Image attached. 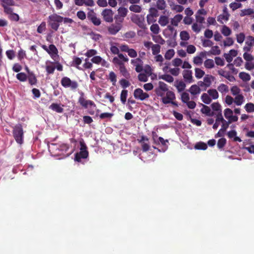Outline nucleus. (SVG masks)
Listing matches in <instances>:
<instances>
[{"label": "nucleus", "mask_w": 254, "mask_h": 254, "mask_svg": "<svg viewBox=\"0 0 254 254\" xmlns=\"http://www.w3.org/2000/svg\"><path fill=\"white\" fill-rule=\"evenodd\" d=\"M47 22L52 30L57 31L62 23L61 16L57 13H53L48 16Z\"/></svg>", "instance_id": "nucleus-1"}, {"label": "nucleus", "mask_w": 254, "mask_h": 254, "mask_svg": "<svg viewBox=\"0 0 254 254\" xmlns=\"http://www.w3.org/2000/svg\"><path fill=\"white\" fill-rule=\"evenodd\" d=\"M13 137L16 142L19 144H22L23 143L24 131L22 126L20 124L16 125L12 130Z\"/></svg>", "instance_id": "nucleus-2"}, {"label": "nucleus", "mask_w": 254, "mask_h": 254, "mask_svg": "<svg viewBox=\"0 0 254 254\" xmlns=\"http://www.w3.org/2000/svg\"><path fill=\"white\" fill-rule=\"evenodd\" d=\"M62 85L65 88H70L72 90L77 88L78 84L77 81L71 80L69 77L64 76L61 79Z\"/></svg>", "instance_id": "nucleus-3"}, {"label": "nucleus", "mask_w": 254, "mask_h": 254, "mask_svg": "<svg viewBox=\"0 0 254 254\" xmlns=\"http://www.w3.org/2000/svg\"><path fill=\"white\" fill-rule=\"evenodd\" d=\"M87 17L88 20L91 22L94 25L99 26L101 24L100 18H98L95 12L92 9L88 8Z\"/></svg>", "instance_id": "nucleus-4"}, {"label": "nucleus", "mask_w": 254, "mask_h": 254, "mask_svg": "<svg viewBox=\"0 0 254 254\" xmlns=\"http://www.w3.org/2000/svg\"><path fill=\"white\" fill-rule=\"evenodd\" d=\"M128 59L126 55L123 54H119V56L115 57L112 60L113 63L115 65H119V67L125 65L124 62H127Z\"/></svg>", "instance_id": "nucleus-5"}, {"label": "nucleus", "mask_w": 254, "mask_h": 254, "mask_svg": "<svg viewBox=\"0 0 254 254\" xmlns=\"http://www.w3.org/2000/svg\"><path fill=\"white\" fill-rule=\"evenodd\" d=\"M158 84V87L155 89V92L158 96L161 97L162 98L168 90V85L162 81H159Z\"/></svg>", "instance_id": "nucleus-6"}, {"label": "nucleus", "mask_w": 254, "mask_h": 254, "mask_svg": "<svg viewBox=\"0 0 254 254\" xmlns=\"http://www.w3.org/2000/svg\"><path fill=\"white\" fill-rule=\"evenodd\" d=\"M78 102L85 109H87L89 105L94 107H96V104L93 101L90 100H86L84 98V94L83 92L80 93V96L78 98Z\"/></svg>", "instance_id": "nucleus-7"}, {"label": "nucleus", "mask_w": 254, "mask_h": 254, "mask_svg": "<svg viewBox=\"0 0 254 254\" xmlns=\"http://www.w3.org/2000/svg\"><path fill=\"white\" fill-rule=\"evenodd\" d=\"M134 97L136 99L143 101L149 97V95L147 93L143 92L141 88L135 89L133 92Z\"/></svg>", "instance_id": "nucleus-8"}, {"label": "nucleus", "mask_w": 254, "mask_h": 254, "mask_svg": "<svg viewBox=\"0 0 254 254\" xmlns=\"http://www.w3.org/2000/svg\"><path fill=\"white\" fill-rule=\"evenodd\" d=\"M1 5L3 8L4 12H10L11 10V6L15 5V2L13 0H0Z\"/></svg>", "instance_id": "nucleus-9"}, {"label": "nucleus", "mask_w": 254, "mask_h": 254, "mask_svg": "<svg viewBox=\"0 0 254 254\" xmlns=\"http://www.w3.org/2000/svg\"><path fill=\"white\" fill-rule=\"evenodd\" d=\"M166 94V96L162 98V102L164 104H169L172 100H174L176 98L175 93L173 91L169 90L168 89Z\"/></svg>", "instance_id": "nucleus-10"}, {"label": "nucleus", "mask_w": 254, "mask_h": 254, "mask_svg": "<svg viewBox=\"0 0 254 254\" xmlns=\"http://www.w3.org/2000/svg\"><path fill=\"white\" fill-rule=\"evenodd\" d=\"M47 53L54 61H56L59 58L58 50L54 44L49 45Z\"/></svg>", "instance_id": "nucleus-11"}, {"label": "nucleus", "mask_w": 254, "mask_h": 254, "mask_svg": "<svg viewBox=\"0 0 254 254\" xmlns=\"http://www.w3.org/2000/svg\"><path fill=\"white\" fill-rule=\"evenodd\" d=\"M113 12L111 9H105L102 12L104 20L107 22H112L113 20Z\"/></svg>", "instance_id": "nucleus-12"}, {"label": "nucleus", "mask_w": 254, "mask_h": 254, "mask_svg": "<svg viewBox=\"0 0 254 254\" xmlns=\"http://www.w3.org/2000/svg\"><path fill=\"white\" fill-rule=\"evenodd\" d=\"M122 25L119 23H114L111 24L108 28L109 33L111 35H116L122 28Z\"/></svg>", "instance_id": "nucleus-13"}, {"label": "nucleus", "mask_w": 254, "mask_h": 254, "mask_svg": "<svg viewBox=\"0 0 254 254\" xmlns=\"http://www.w3.org/2000/svg\"><path fill=\"white\" fill-rule=\"evenodd\" d=\"M89 153L87 150H80L79 152L76 153L75 155V160L77 162H80L81 159H86L88 157Z\"/></svg>", "instance_id": "nucleus-14"}, {"label": "nucleus", "mask_w": 254, "mask_h": 254, "mask_svg": "<svg viewBox=\"0 0 254 254\" xmlns=\"http://www.w3.org/2000/svg\"><path fill=\"white\" fill-rule=\"evenodd\" d=\"M183 77L186 82L191 83L192 82V71L190 70H185L183 71Z\"/></svg>", "instance_id": "nucleus-15"}, {"label": "nucleus", "mask_w": 254, "mask_h": 254, "mask_svg": "<svg viewBox=\"0 0 254 254\" xmlns=\"http://www.w3.org/2000/svg\"><path fill=\"white\" fill-rule=\"evenodd\" d=\"M189 91L193 95L199 94L201 92L200 87L196 84L192 85L190 88Z\"/></svg>", "instance_id": "nucleus-16"}, {"label": "nucleus", "mask_w": 254, "mask_h": 254, "mask_svg": "<svg viewBox=\"0 0 254 254\" xmlns=\"http://www.w3.org/2000/svg\"><path fill=\"white\" fill-rule=\"evenodd\" d=\"M229 14L226 11V8H225L223 9V13L221 14H220L217 17L218 21L220 22L221 23H223V20H228L229 19Z\"/></svg>", "instance_id": "nucleus-17"}, {"label": "nucleus", "mask_w": 254, "mask_h": 254, "mask_svg": "<svg viewBox=\"0 0 254 254\" xmlns=\"http://www.w3.org/2000/svg\"><path fill=\"white\" fill-rule=\"evenodd\" d=\"M13 8H11V10L9 12H4L5 14L8 15V17L10 20L14 21H18L19 19V16L17 14L14 13L13 12Z\"/></svg>", "instance_id": "nucleus-18"}, {"label": "nucleus", "mask_w": 254, "mask_h": 254, "mask_svg": "<svg viewBox=\"0 0 254 254\" xmlns=\"http://www.w3.org/2000/svg\"><path fill=\"white\" fill-rule=\"evenodd\" d=\"M49 109L54 111L58 113H62L64 112V109L57 103H52L50 106Z\"/></svg>", "instance_id": "nucleus-19"}, {"label": "nucleus", "mask_w": 254, "mask_h": 254, "mask_svg": "<svg viewBox=\"0 0 254 254\" xmlns=\"http://www.w3.org/2000/svg\"><path fill=\"white\" fill-rule=\"evenodd\" d=\"M27 79L31 85H35L37 83V79L35 74L33 72H30L27 75Z\"/></svg>", "instance_id": "nucleus-20"}, {"label": "nucleus", "mask_w": 254, "mask_h": 254, "mask_svg": "<svg viewBox=\"0 0 254 254\" xmlns=\"http://www.w3.org/2000/svg\"><path fill=\"white\" fill-rule=\"evenodd\" d=\"M202 106V108L201 109V112L203 114H205L209 116H212L214 115V113L211 112L210 108L206 105L202 104H201Z\"/></svg>", "instance_id": "nucleus-21"}, {"label": "nucleus", "mask_w": 254, "mask_h": 254, "mask_svg": "<svg viewBox=\"0 0 254 254\" xmlns=\"http://www.w3.org/2000/svg\"><path fill=\"white\" fill-rule=\"evenodd\" d=\"M119 70L121 74L125 78L128 79L130 78V74L127 69L125 65L119 67Z\"/></svg>", "instance_id": "nucleus-22"}, {"label": "nucleus", "mask_w": 254, "mask_h": 254, "mask_svg": "<svg viewBox=\"0 0 254 254\" xmlns=\"http://www.w3.org/2000/svg\"><path fill=\"white\" fill-rule=\"evenodd\" d=\"M182 19L183 15L182 14H177L172 20V24L174 26H177L178 25V23L182 20Z\"/></svg>", "instance_id": "nucleus-23"}, {"label": "nucleus", "mask_w": 254, "mask_h": 254, "mask_svg": "<svg viewBox=\"0 0 254 254\" xmlns=\"http://www.w3.org/2000/svg\"><path fill=\"white\" fill-rule=\"evenodd\" d=\"M253 14H254V10L250 8L241 10L240 15L243 17L246 15H252Z\"/></svg>", "instance_id": "nucleus-24"}, {"label": "nucleus", "mask_w": 254, "mask_h": 254, "mask_svg": "<svg viewBox=\"0 0 254 254\" xmlns=\"http://www.w3.org/2000/svg\"><path fill=\"white\" fill-rule=\"evenodd\" d=\"M207 93L209 97H211L214 100L217 99L219 97V94L217 91L215 89H209Z\"/></svg>", "instance_id": "nucleus-25"}, {"label": "nucleus", "mask_w": 254, "mask_h": 254, "mask_svg": "<svg viewBox=\"0 0 254 254\" xmlns=\"http://www.w3.org/2000/svg\"><path fill=\"white\" fill-rule=\"evenodd\" d=\"M128 94V91L126 89H124L122 91L120 95V99L123 104H125L127 101V98Z\"/></svg>", "instance_id": "nucleus-26"}, {"label": "nucleus", "mask_w": 254, "mask_h": 254, "mask_svg": "<svg viewBox=\"0 0 254 254\" xmlns=\"http://www.w3.org/2000/svg\"><path fill=\"white\" fill-rule=\"evenodd\" d=\"M158 23L162 26H165L169 23V18L166 16L161 15L159 19Z\"/></svg>", "instance_id": "nucleus-27"}, {"label": "nucleus", "mask_w": 254, "mask_h": 254, "mask_svg": "<svg viewBox=\"0 0 254 254\" xmlns=\"http://www.w3.org/2000/svg\"><path fill=\"white\" fill-rule=\"evenodd\" d=\"M201 99L202 101L206 104H209L212 101V99L209 96L205 93L201 95Z\"/></svg>", "instance_id": "nucleus-28"}, {"label": "nucleus", "mask_w": 254, "mask_h": 254, "mask_svg": "<svg viewBox=\"0 0 254 254\" xmlns=\"http://www.w3.org/2000/svg\"><path fill=\"white\" fill-rule=\"evenodd\" d=\"M194 148L197 150H206L207 148V144L203 142H198L195 144Z\"/></svg>", "instance_id": "nucleus-29"}, {"label": "nucleus", "mask_w": 254, "mask_h": 254, "mask_svg": "<svg viewBox=\"0 0 254 254\" xmlns=\"http://www.w3.org/2000/svg\"><path fill=\"white\" fill-rule=\"evenodd\" d=\"M239 77L244 81H248L251 79L250 75L245 72H241L239 73Z\"/></svg>", "instance_id": "nucleus-30"}, {"label": "nucleus", "mask_w": 254, "mask_h": 254, "mask_svg": "<svg viewBox=\"0 0 254 254\" xmlns=\"http://www.w3.org/2000/svg\"><path fill=\"white\" fill-rule=\"evenodd\" d=\"M152 39L155 43L161 45H164L165 43V40L160 35L153 36Z\"/></svg>", "instance_id": "nucleus-31"}, {"label": "nucleus", "mask_w": 254, "mask_h": 254, "mask_svg": "<svg viewBox=\"0 0 254 254\" xmlns=\"http://www.w3.org/2000/svg\"><path fill=\"white\" fill-rule=\"evenodd\" d=\"M204 65L206 68H212L214 66V63L212 59H207L204 63Z\"/></svg>", "instance_id": "nucleus-32"}, {"label": "nucleus", "mask_w": 254, "mask_h": 254, "mask_svg": "<svg viewBox=\"0 0 254 254\" xmlns=\"http://www.w3.org/2000/svg\"><path fill=\"white\" fill-rule=\"evenodd\" d=\"M244 96L241 94H239L235 97L234 101L237 105L240 106L242 104Z\"/></svg>", "instance_id": "nucleus-33"}, {"label": "nucleus", "mask_w": 254, "mask_h": 254, "mask_svg": "<svg viewBox=\"0 0 254 254\" xmlns=\"http://www.w3.org/2000/svg\"><path fill=\"white\" fill-rule=\"evenodd\" d=\"M161 46L159 44H153L151 50L153 55H157L160 52Z\"/></svg>", "instance_id": "nucleus-34"}, {"label": "nucleus", "mask_w": 254, "mask_h": 254, "mask_svg": "<svg viewBox=\"0 0 254 254\" xmlns=\"http://www.w3.org/2000/svg\"><path fill=\"white\" fill-rule=\"evenodd\" d=\"M209 53L213 55H219L221 53V51L218 46H212Z\"/></svg>", "instance_id": "nucleus-35"}, {"label": "nucleus", "mask_w": 254, "mask_h": 254, "mask_svg": "<svg viewBox=\"0 0 254 254\" xmlns=\"http://www.w3.org/2000/svg\"><path fill=\"white\" fill-rule=\"evenodd\" d=\"M212 110L214 111H216L218 113H222L221 106L218 102H215L211 105Z\"/></svg>", "instance_id": "nucleus-36"}, {"label": "nucleus", "mask_w": 254, "mask_h": 254, "mask_svg": "<svg viewBox=\"0 0 254 254\" xmlns=\"http://www.w3.org/2000/svg\"><path fill=\"white\" fill-rule=\"evenodd\" d=\"M17 79L21 82H25L27 79V75L24 72H20L16 74Z\"/></svg>", "instance_id": "nucleus-37"}, {"label": "nucleus", "mask_w": 254, "mask_h": 254, "mask_svg": "<svg viewBox=\"0 0 254 254\" xmlns=\"http://www.w3.org/2000/svg\"><path fill=\"white\" fill-rule=\"evenodd\" d=\"M176 87L179 92L184 91L186 87V85L183 81H179L176 85Z\"/></svg>", "instance_id": "nucleus-38"}, {"label": "nucleus", "mask_w": 254, "mask_h": 254, "mask_svg": "<svg viewBox=\"0 0 254 254\" xmlns=\"http://www.w3.org/2000/svg\"><path fill=\"white\" fill-rule=\"evenodd\" d=\"M218 90L223 93H227L229 91L228 86L223 83H222L218 86L217 88Z\"/></svg>", "instance_id": "nucleus-39"}, {"label": "nucleus", "mask_w": 254, "mask_h": 254, "mask_svg": "<svg viewBox=\"0 0 254 254\" xmlns=\"http://www.w3.org/2000/svg\"><path fill=\"white\" fill-rule=\"evenodd\" d=\"M245 109L248 113H253L254 112V104L248 103L245 106Z\"/></svg>", "instance_id": "nucleus-40"}, {"label": "nucleus", "mask_w": 254, "mask_h": 254, "mask_svg": "<svg viewBox=\"0 0 254 254\" xmlns=\"http://www.w3.org/2000/svg\"><path fill=\"white\" fill-rule=\"evenodd\" d=\"M221 32L225 36H228L231 34V29L226 25L223 26Z\"/></svg>", "instance_id": "nucleus-41"}, {"label": "nucleus", "mask_w": 254, "mask_h": 254, "mask_svg": "<svg viewBox=\"0 0 254 254\" xmlns=\"http://www.w3.org/2000/svg\"><path fill=\"white\" fill-rule=\"evenodd\" d=\"M157 7L160 10H163L166 7V2L164 0H158L156 3Z\"/></svg>", "instance_id": "nucleus-42"}, {"label": "nucleus", "mask_w": 254, "mask_h": 254, "mask_svg": "<svg viewBox=\"0 0 254 254\" xmlns=\"http://www.w3.org/2000/svg\"><path fill=\"white\" fill-rule=\"evenodd\" d=\"M109 79L112 82L113 85H115L117 82V76L113 71H111L109 74Z\"/></svg>", "instance_id": "nucleus-43"}, {"label": "nucleus", "mask_w": 254, "mask_h": 254, "mask_svg": "<svg viewBox=\"0 0 254 254\" xmlns=\"http://www.w3.org/2000/svg\"><path fill=\"white\" fill-rule=\"evenodd\" d=\"M175 55V51L173 49H170L167 51L165 54V58L167 60L171 59Z\"/></svg>", "instance_id": "nucleus-44"}, {"label": "nucleus", "mask_w": 254, "mask_h": 254, "mask_svg": "<svg viewBox=\"0 0 254 254\" xmlns=\"http://www.w3.org/2000/svg\"><path fill=\"white\" fill-rule=\"evenodd\" d=\"M205 74L204 71L199 68H195V76L197 79L201 78Z\"/></svg>", "instance_id": "nucleus-45"}, {"label": "nucleus", "mask_w": 254, "mask_h": 254, "mask_svg": "<svg viewBox=\"0 0 254 254\" xmlns=\"http://www.w3.org/2000/svg\"><path fill=\"white\" fill-rule=\"evenodd\" d=\"M180 36L181 40L183 41H187L190 38L189 33L186 31H181Z\"/></svg>", "instance_id": "nucleus-46"}, {"label": "nucleus", "mask_w": 254, "mask_h": 254, "mask_svg": "<svg viewBox=\"0 0 254 254\" xmlns=\"http://www.w3.org/2000/svg\"><path fill=\"white\" fill-rule=\"evenodd\" d=\"M159 78L164 80L165 81L169 83H172L174 81V78L169 74L162 75L161 76H160Z\"/></svg>", "instance_id": "nucleus-47"}, {"label": "nucleus", "mask_w": 254, "mask_h": 254, "mask_svg": "<svg viewBox=\"0 0 254 254\" xmlns=\"http://www.w3.org/2000/svg\"><path fill=\"white\" fill-rule=\"evenodd\" d=\"M150 29L151 31L155 34H158L160 31V28L157 24H153Z\"/></svg>", "instance_id": "nucleus-48"}, {"label": "nucleus", "mask_w": 254, "mask_h": 254, "mask_svg": "<svg viewBox=\"0 0 254 254\" xmlns=\"http://www.w3.org/2000/svg\"><path fill=\"white\" fill-rule=\"evenodd\" d=\"M129 9L130 11L134 12H140L141 10V7L139 5L136 4L131 5Z\"/></svg>", "instance_id": "nucleus-49"}, {"label": "nucleus", "mask_w": 254, "mask_h": 254, "mask_svg": "<svg viewBox=\"0 0 254 254\" xmlns=\"http://www.w3.org/2000/svg\"><path fill=\"white\" fill-rule=\"evenodd\" d=\"M226 144V139L222 137L220 138L217 142V146L219 149H222Z\"/></svg>", "instance_id": "nucleus-50"}, {"label": "nucleus", "mask_w": 254, "mask_h": 254, "mask_svg": "<svg viewBox=\"0 0 254 254\" xmlns=\"http://www.w3.org/2000/svg\"><path fill=\"white\" fill-rule=\"evenodd\" d=\"M46 28V22L43 21L40 25L38 27L37 31L38 33L41 34L42 33Z\"/></svg>", "instance_id": "nucleus-51"}, {"label": "nucleus", "mask_w": 254, "mask_h": 254, "mask_svg": "<svg viewBox=\"0 0 254 254\" xmlns=\"http://www.w3.org/2000/svg\"><path fill=\"white\" fill-rule=\"evenodd\" d=\"M118 11L119 14V15H120L121 17H125L127 15V12L128 11L126 8L122 7H120Z\"/></svg>", "instance_id": "nucleus-52"}, {"label": "nucleus", "mask_w": 254, "mask_h": 254, "mask_svg": "<svg viewBox=\"0 0 254 254\" xmlns=\"http://www.w3.org/2000/svg\"><path fill=\"white\" fill-rule=\"evenodd\" d=\"M181 100L184 103H186L189 101L190 100V96L189 93L186 92H183L181 94Z\"/></svg>", "instance_id": "nucleus-53"}, {"label": "nucleus", "mask_w": 254, "mask_h": 254, "mask_svg": "<svg viewBox=\"0 0 254 254\" xmlns=\"http://www.w3.org/2000/svg\"><path fill=\"white\" fill-rule=\"evenodd\" d=\"M212 78V76H209L208 75L204 77L203 81L204 82V83L206 85V88L210 86L211 84V79Z\"/></svg>", "instance_id": "nucleus-54"}, {"label": "nucleus", "mask_w": 254, "mask_h": 254, "mask_svg": "<svg viewBox=\"0 0 254 254\" xmlns=\"http://www.w3.org/2000/svg\"><path fill=\"white\" fill-rule=\"evenodd\" d=\"M120 84L122 88H126L129 86L130 83L129 82L126 80V79H122L120 80Z\"/></svg>", "instance_id": "nucleus-55"}, {"label": "nucleus", "mask_w": 254, "mask_h": 254, "mask_svg": "<svg viewBox=\"0 0 254 254\" xmlns=\"http://www.w3.org/2000/svg\"><path fill=\"white\" fill-rule=\"evenodd\" d=\"M148 76H148V75H147L145 73H141L138 74V79L139 81H140L146 82L148 80Z\"/></svg>", "instance_id": "nucleus-56"}, {"label": "nucleus", "mask_w": 254, "mask_h": 254, "mask_svg": "<svg viewBox=\"0 0 254 254\" xmlns=\"http://www.w3.org/2000/svg\"><path fill=\"white\" fill-rule=\"evenodd\" d=\"M229 6L232 9V10L234 11L239 8L241 7L242 5L241 3L234 2L231 3Z\"/></svg>", "instance_id": "nucleus-57"}, {"label": "nucleus", "mask_w": 254, "mask_h": 254, "mask_svg": "<svg viewBox=\"0 0 254 254\" xmlns=\"http://www.w3.org/2000/svg\"><path fill=\"white\" fill-rule=\"evenodd\" d=\"M5 54L8 59L10 60H12L15 56V52L12 50L6 51Z\"/></svg>", "instance_id": "nucleus-58"}, {"label": "nucleus", "mask_w": 254, "mask_h": 254, "mask_svg": "<svg viewBox=\"0 0 254 254\" xmlns=\"http://www.w3.org/2000/svg\"><path fill=\"white\" fill-rule=\"evenodd\" d=\"M97 52L96 50L94 49H91L88 50L86 53L85 54V55L87 56L88 58H90L95 56L97 54Z\"/></svg>", "instance_id": "nucleus-59"}, {"label": "nucleus", "mask_w": 254, "mask_h": 254, "mask_svg": "<svg viewBox=\"0 0 254 254\" xmlns=\"http://www.w3.org/2000/svg\"><path fill=\"white\" fill-rule=\"evenodd\" d=\"M224 116L227 119H229L230 118L231 116L233 115V111L227 108L224 110Z\"/></svg>", "instance_id": "nucleus-60"}, {"label": "nucleus", "mask_w": 254, "mask_h": 254, "mask_svg": "<svg viewBox=\"0 0 254 254\" xmlns=\"http://www.w3.org/2000/svg\"><path fill=\"white\" fill-rule=\"evenodd\" d=\"M234 43V41L232 38L228 37L226 40L224 41L223 44L225 47L230 46Z\"/></svg>", "instance_id": "nucleus-61"}, {"label": "nucleus", "mask_w": 254, "mask_h": 254, "mask_svg": "<svg viewBox=\"0 0 254 254\" xmlns=\"http://www.w3.org/2000/svg\"><path fill=\"white\" fill-rule=\"evenodd\" d=\"M240 89L237 86H233L231 88V91L233 95H238L240 92Z\"/></svg>", "instance_id": "nucleus-62"}, {"label": "nucleus", "mask_w": 254, "mask_h": 254, "mask_svg": "<svg viewBox=\"0 0 254 254\" xmlns=\"http://www.w3.org/2000/svg\"><path fill=\"white\" fill-rule=\"evenodd\" d=\"M243 57L247 62H251L254 60V57L251 54L247 53H244Z\"/></svg>", "instance_id": "nucleus-63"}, {"label": "nucleus", "mask_w": 254, "mask_h": 254, "mask_svg": "<svg viewBox=\"0 0 254 254\" xmlns=\"http://www.w3.org/2000/svg\"><path fill=\"white\" fill-rule=\"evenodd\" d=\"M248 41L246 42V44L248 46H254V37L249 36L248 37Z\"/></svg>", "instance_id": "nucleus-64"}]
</instances>
